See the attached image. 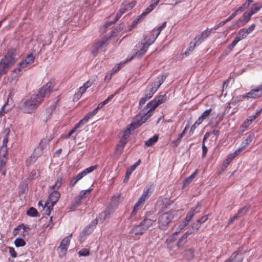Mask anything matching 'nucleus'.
Instances as JSON below:
<instances>
[{"label": "nucleus", "mask_w": 262, "mask_h": 262, "mask_svg": "<svg viewBox=\"0 0 262 262\" xmlns=\"http://www.w3.org/2000/svg\"><path fill=\"white\" fill-rule=\"evenodd\" d=\"M167 99L166 94L159 95L156 96L153 100L148 103L146 106L147 110L141 111L134 118L133 121L129 124L126 129L132 132L143 123L152 115V111L155 110L159 105L164 103Z\"/></svg>", "instance_id": "obj_1"}, {"label": "nucleus", "mask_w": 262, "mask_h": 262, "mask_svg": "<svg viewBox=\"0 0 262 262\" xmlns=\"http://www.w3.org/2000/svg\"><path fill=\"white\" fill-rule=\"evenodd\" d=\"M51 84L43 85L36 93L32 94L27 99L19 106L25 113L30 114L34 112L43 100L51 92Z\"/></svg>", "instance_id": "obj_2"}, {"label": "nucleus", "mask_w": 262, "mask_h": 262, "mask_svg": "<svg viewBox=\"0 0 262 262\" xmlns=\"http://www.w3.org/2000/svg\"><path fill=\"white\" fill-rule=\"evenodd\" d=\"M210 30H205L202 31L200 34L196 35L194 38V42H190L188 49L185 51V55L188 56L195 48L196 46L200 45L208 36L210 35Z\"/></svg>", "instance_id": "obj_3"}, {"label": "nucleus", "mask_w": 262, "mask_h": 262, "mask_svg": "<svg viewBox=\"0 0 262 262\" xmlns=\"http://www.w3.org/2000/svg\"><path fill=\"white\" fill-rule=\"evenodd\" d=\"M166 78V75H161L158 76L155 81L150 84L145 91V94H146L151 98L154 94L157 92L159 88L164 82Z\"/></svg>", "instance_id": "obj_4"}, {"label": "nucleus", "mask_w": 262, "mask_h": 262, "mask_svg": "<svg viewBox=\"0 0 262 262\" xmlns=\"http://www.w3.org/2000/svg\"><path fill=\"white\" fill-rule=\"evenodd\" d=\"M174 217L172 212H161L158 217V224L160 229L165 230L168 227L169 223Z\"/></svg>", "instance_id": "obj_5"}, {"label": "nucleus", "mask_w": 262, "mask_h": 262, "mask_svg": "<svg viewBox=\"0 0 262 262\" xmlns=\"http://www.w3.org/2000/svg\"><path fill=\"white\" fill-rule=\"evenodd\" d=\"M111 33H112L111 35L108 36H104L102 37L96 43L94 49L92 51V53L94 56H96L99 50L105 48L108 45L111 37L113 36V34L115 33V32L113 31H112Z\"/></svg>", "instance_id": "obj_6"}, {"label": "nucleus", "mask_w": 262, "mask_h": 262, "mask_svg": "<svg viewBox=\"0 0 262 262\" xmlns=\"http://www.w3.org/2000/svg\"><path fill=\"white\" fill-rule=\"evenodd\" d=\"M98 167L97 165H95L85 168L83 171L79 173L75 177L73 178L70 182V186L73 187L78 181L82 179L89 173L92 172Z\"/></svg>", "instance_id": "obj_7"}, {"label": "nucleus", "mask_w": 262, "mask_h": 262, "mask_svg": "<svg viewBox=\"0 0 262 262\" xmlns=\"http://www.w3.org/2000/svg\"><path fill=\"white\" fill-rule=\"evenodd\" d=\"M98 221L96 219L95 220L93 221L80 232L78 237L79 241L80 242H83L85 239L86 237L93 231Z\"/></svg>", "instance_id": "obj_8"}, {"label": "nucleus", "mask_w": 262, "mask_h": 262, "mask_svg": "<svg viewBox=\"0 0 262 262\" xmlns=\"http://www.w3.org/2000/svg\"><path fill=\"white\" fill-rule=\"evenodd\" d=\"M34 59L35 56L33 54L28 55L26 58L18 64L15 71L17 69L19 71H21L23 70H26L27 69L30 68L34 62Z\"/></svg>", "instance_id": "obj_9"}, {"label": "nucleus", "mask_w": 262, "mask_h": 262, "mask_svg": "<svg viewBox=\"0 0 262 262\" xmlns=\"http://www.w3.org/2000/svg\"><path fill=\"white\" fill-rule=\"evenodd\" d=\"M148 45H146L143 41L139 42L133 49V54L134 56L138 58L141 57L147 51Z\"/></svg>", "instance_id": "obj_10"}, {"label": "nucleus", "mask_w": 262, "mask_h": 262, "mask_svg": "<svg viewBox=\"0 0 262 262\" xmlns=\"http://www.w3.org/2000/svg\"><path fill=\"white\" fill-rule=\"evenodd\" d=\"M131 133L129 129H125L123 132V134L121 137V138L117 145V148L116 149L115 152L117 154H119L122 151L124 145L127 142V139L129 137V135L131 134Z\"/></svg>", "instance_id": "obj_11"}, {"label": "nucleus", "mask_w": 262, "mask_h": 262, "mask_svg": "<svg viewBox=\"0 0 262 262\" xmlns=\"http://www.w3.org/2000/svg\"><path fill=\"white\" fill-rule=\"evenodd\" d=\"M262 84L258 85L256 88L252 89L249 92L240 96L243 99H256L259 97L261 95Z\"/></svg>", "instance_id": "obj_12"}, {"label": "nucleus", "mask_w": 262, "mask_h": 262, "mask_svg": "<svg viewBox=\"0 0 262 262\" xmlns=\"http://www.w3.org/2000/svg\"><path fill=\"white\" fill-rule=\"evenodd\" d=\"M72 234L64 237L61 242L58 249L60 250V253L62 255H65L67 253L69 245L70 243L71 239L72 238Z\"/></svg>", "instance_id": "obj_13"}, {"label": "nucleus", "mask_w": 262, "mask_h": 262, "mask_svg": "<svg viewBox=\"0 0 262 262\" xmlns=\"http://www.w3.org/2000/svg\"><path fill=\"white\" fill-rule=\"evenodd\" d=\"M254 137V135L253 133H251L249 134L246 138L244 140V141L242 143V147L238 148L234 151V154L235 155H238L241 151H242L245 147L248 146L253 140Z\"/></svg>", "instance_id": "obj_14"}, {"label": "nucleus", "mask_w": 262, "mask_h": 262, "mask_svg": "<svg viewBox=\"0 0 262 262\" xmlns=\"http://www.w3.org/2000/svg\"><path fill=\"white\" fill-rule=\"evenodd\" d=\"M141 163V160L139 159L134 164L132 165L128 169L126 172L125 177L124 179V182H127L131 175L132 173L136 169V168Z\"/></svg>", "instance_id": "obj_15"}, {"label": "nucleus", "mask_w": 262, "mask_h": 262, "mask_svg": "<svg viewBox=\"0 0 262 262\" xmlns=\"http://www.w3.org/2000/svg\"><path fill=\"white\" fill-rule=\"evenodd\" d=\"M145 230L143 227V226L141 225L140 223L138 225L134 226V227L132 230V231L130 232V233L133 235H137L140 236L143 234L145 232Z\"/></svg>", "instance_id": "obj_16"}, {"label": "nucleus", "mask_w": 262, "mask_h": 262, "mask_svg": "<svg viewBox=\"0 0 262 262\" xmlns=\"http://www.w3.org/2000/svg\"><path fill=\"white\" fill-rule=\"evenodd\" d=\"M151 193V191L150 190V187L146 186L143 191V194L140 197L138 202L143 204L145 202V201L150 196Z\"/></svg>", "instance_id": "obj_17"}, {"label": "nucleus", "mask_w": 262, "mask_h": 262, "mask_svg": "<svg viewBox=\"0 0 262 262\" xmlns=\"http://www.w3.org/2000/svg\"><path fill=\"white\" fill-rule=\"evenodd\" d=\"M253 13L249 11L245 12L243 14V19H239L238 20V21L237 22V23L238 24L237 26L239 27L240 26H244L245 24L248 23L250 20L251 17Z\"/></svg>", "instance_id": "obj_18"}, {"label": "nucleus", "mask_w": 262, "mask_h": 262, "mask_svg": "<svg viewBox=\"0 0 262 262\" xmlns=\"http://www.w3.org/2000/svg\"><path fill=\"white\" fill-rule=\"evenodd\" d=\"M89 116L86 115L83 119H82L79 122H78L75 127L69 132L68 136L70 137L74 133L76 130L85 124L89 120Z\"/></svg>", "instance_id": "obj_19"}, {"label": "nucleus", "mask_w": 262, "mask_h": 262, "mask_svg": "<svg viewBox=\"0 0 262 262\" xmlns=\"http://www.w3.org/2000/svg\"><path fill=\"white\" fill-rule=\"evenodd\" d=\"M60 196L58 191H50V194L48 201L52 204H55Z\"/></svg>", "instance_id": "obj_20"}, {"label": "nucleus", "mask_w": 262, "mask_h": 262, "mask_svg": "<svg viewBox=\"0 0 262 262\" xmlns=\"http://www.w3.org/2000/svg\"><path fill=\"white\" fill-rule=\"evenodd\" d=\"M156 221L148 219L146 217L142 222L140 223L144 228L145 231L148 230L155 223Z\"/></svg>", "instance_id": "obj_21"}, {"label": "nucleus", "mask_w": 262, "mask_h": 262, "mask_svg": "<svg viewBox=\"0 0 262 262\" xmlns=\"http://www.w3.org/2000/svg\"><path fill=\"white\" fill-rule=\"evenodd\" d=\"M7 161V158L5 154L3 157H0V172L3 176L5 175L6 172V164Z\"/></svg>", "instance_id": "obj_22"}, {"label": "nucleus", "mask_w": 262, "mask_h": 262, "mask_svg": "<svg viewBox=\"0 0 262 262\" xmlns=\"http://www.w3.org/2000/svg\"><path fill=\"white\" fill-rule=\"evenodd\" d=\"M160 0H151V3L148 7H147L145 11L142 13V15H146L154 10L157 6Z\"/></svg>", "instance_id": "obj_23"}, {"label": "nucleus", "mask_w": 262, "mask_h": 262, "mask_svg": "<svg viewBox=\"0 0 262 262\" xmlns=\"http://www.w3.org/2000/svg\"><path fill=\"white\" fill-rule=\"evenodd\" d=\"M197 170H195L189 177L185 179L183 182V189L187 187L196 176Z\"/></svg>", "instance_id": "obj_24"}, {"label": "nucleus", "mask_w": 262, "mask_h": 262, "mask_svg": "<svg viewBox=\"0 0 262 262\" xmlns=\"http://www.w3.org/2000/svg\"><path fill=\"white\" fill-rule=\"evenodd\" d=\"M61 185H62V178H61V177H58L57 178L55 184L49 187L50 192L53 191H58V189L61 186Z\"/></svg>", "instance_id": "obj_25"}, {"label": "nucleus", "mask_w": 262, "mask_h": 262, "mask_svg": "<svg viewBox=\"0 0 262 262\" xmlns=\"http://www.w3.org/2000/svg\"><path fill=\"white\" fill-rule=\"evenodd\" d=\"M253 2V0H247L241 7L237 9L235 11L237 13H239L247 9L250 5Z\"/></svg>", "instance_id": "obj_26"}, {"label": "nucleus", "mask_w": 262, "mask_h": 262, "mask_svg": "<svg viewBox=\"0 0 262 262\" xmlns=\"http://www.w3.org/2000/svg\"><path fill=\"white\" fill-rule=\"evenodd\" d=\"M82 200L77 195L71 203V211H74L81 203Z\"/></svg>", "instance_id": "obj_27"}, {"label": "nucleus", "mask_w": 262, "mask_h": 262, "mask_svg": "<svg viewBox=\"0 0 262 262\" xmlns=\"http://www.w3.org/2000/svg\"><path fill=\"white\" fill-rule=\"evenodd\" d=\"M54 205L55 204H52V203H50L49 201H47L43 207L45 212L47 215H49L50 214Z\"/></svg>", "instance_id": "obj_28"}, {"label": "nucleus", "mask_w": 262, "mask_h": 262, "mask_svg": "<svg viewBox=\"0 0 262 262\" xmlns=\"http://www.w3.org/2000/svg\"><path fill=\"white\" fill-rule=\"evenodd\" d=\"M262 8V5L259 3H256L253 4L249 10L251 12L253 13V15L258 11H259Z\"/></svg>", "instance_id": "obj_29"}, {"label": "nucleus", "mask_w": 262, "mask_h": 262, "mask_svg": "<svg viewBox=\"0 0 262 262\" xmlns=\"http://www.w3.org/2000/svg\"><path fill=\"white\" fill-rule=\"evenodd\" d=\"M92 191V189L91 188H89L86 190H81L78 196L81 199H84L86 198L91 193Z\"/></svg>", "instance_id": "obj_30"}, {"label": "nucleus", "mask_w": 262, "mask_h": 262, "mask_svg": "<svg viewBox=\"0 0 262 262\" xmlns=\"http://www.w3.org/2000/svg\"><path fill=\"white\" fill-rule=\"evenodd\" d=\"M158 136L157 135H154L151 138H149L148 140L146 141L145 144L148 147H150L153 145L155 143L158 141Z\"/></svg>", "instance_id": "obj_31"}, {"label": "nucleus", "mask_w": 262, "mask_h": 262, "mask_svg": "<svg viewBox=\"0 0 262 262\" xmlns=\"http://www.w3.org/2000/svg\"><path fill=\"white\" fill-rule=\"evenodd\" d=\"M112 212L113 209L112 208V207L108 206L105 208V211L100 214V216H103V219L105 220L110 217Z\"/></svg>", "instance_id": "obj_32"}, {"label": "nucleus", "mask_w": 262, "mask_h": 262, "mask_svg": "<svg viewBox=\"0 0 262 262\" xmlns=\"http://www.w3.org/2000/svg\"><path fill=\"white\" fill-rule=\"evenodd\" d=\"M248 35V34L247 31H246V29L243 28L238 31L235 37L238 38L240 41L241 40L246 38Z\"/></svg>", "instance_id": "obj_33"}, {"label": "nucleus", "mask_w": 262, "mask_h": 262, "mask_svg": "<svg viewBox=\"0 0 262 262\" xmlns=\"http://www.w3.org/2000/svg\"><path fill=\"white\" fill-rule=\"evenodd\" d=\"M209 134L208 133H206L204 135L202 142V156L203 157H205L208 151L207 147L205 145V141L208 138Z\"/></svg>", "instance_id": "obj_34"}, {"label": "nucleus", "mask_w": 262, "mask_h": 262, "mask_svg": "<svg viewBox=\"0 0 262 262\" xmlns=\"http://www.w3.org/2000/svg\"><path fill=\"white\" fill-rule=\"evenodd\" d=\"M158 37L157 35H156L155 34H151L148 39L146 40L143 41L146 45H148V47H149V46H150L151 44H152L157 38Z\"/></svg>", "instance_id": "obj_35"}, {"label": "nucleus", "mask_w": 262, "mask_h": 262, "mask_svg": "<svg viewBox=\"0 0 262 262\" xmlns=\"http://www.w3.org/2000/svg\"><path fill=\"white\" fill-rule=\"evenodd\" d=\"M249 206H247V205L243 207L240 208L238 210L236 214L237 215V216L239 217H240L242 216H244L247 213V212H248V211L249 210Z\"/></svg>", "instance_id": "obj_36"}, {"label": "nucleus", "mask_w": 262, "mask_h": 262, "mask_svg": "<svg viewBox=\"0 0 262 262\" xmlns=\"http://www.w3.org/2000/svg\"><path fill=\"white\" fill-rule=\"evenodd\" d=\"M194 210H190L187 213V214L185 219V222L184 223V226L187 225V224L189 222V221L192 219V218L194 216Z\"/></svg>", "instance_id": "obj_37"}, {"label": "nucleus", "mask_w": 262, "mask_h": 262, "mask_svg": "<svg viewBox=\"0 0 262 262\" xmlns=\"http://www.w3.org/2000/svg\"><path fill=\"white\" fill-rule=\"evenodd\" d=\"M212 108H210L204 111L202 114V115L198 118V119H199V121H201L202 122H203L205 119H206L210 114Z\"/></svg>", "instance_id": "obj_38"}, {"label": "nucleus", "mask_w": 262, "mask_h": 262, "mask_svg": "<svg viewBox=\"0 0 262 262\" xmlns=\"http://www.w3.org/2000/svg\"><path fill=\"white\" fill-rule=\"evenodd\" d=\"M184 256L188 260H191L194 256L193 250L190 249L185 252Z\"/></svg>", "instance_id": "obj_39"}, {"label": "nucleus", "mask_w": 262, "mask_h": 262, "mask_svg": "<svg viewBox=\"0 0 262 262\" xmlns=\"http://www.w3.org/2000/svg\"><path fill=\"white\" fill-rule=\"evenodd\" d=\"M14 244L16 247H23L26 245V242L23 238H17L14 241Z\"/></svg>", "instance_id": "obj_40"}, {"label": "nucleus", "mask_w": 262, "mask_h": 262, "mask_svg": "<svg viewBox=\"0 0 262 262\" xmlns=\"http://www.w3.org/2000/svg\"><path fill=\"white\" fill-rule=\"evenodd\" d=\"M27 214L28 216L32 217H36L37 216L38 212L36 209L33 207H31L27 212Z\"/></svg>", "instance_id": "obj_41"}, {"label": "nucleus", "mask_w": 262, "mask_h": 262, "mask_svg": "<svg viewBox=\"0 0 262 262\" xmlns=\"http://www.w3.org/2000/svg\"><path fill=\"white\" fill-rule=\"evenodd\" d=\"M143 205V204L140 203V202H137L134 207L133 210L132 212V215L135 214L137 213V212L141 208Z\"/></svg>", "instance_id": "obj_42"}, {"label": "nucleus", "mask_w": 262, "mask_h": 262, "mask_svg": "<svg viewBox=\"0 0 262 262\" xmlns=\"http://www.w3.org/2000/svg\"><path fill=\"white\" fill-rule=\"evenodd\" d=\"M256 118L254 116V115H251L248 117V119L244 122V125L247 127V126H249L253 121H254Z\"/></svg>", "instance_id": "obj_43"}, {"label": "nucleus", "mask_w": 262, "mask_h": 262, "mask_svg": "<svg viewBox=\"0 0 262 262\" xmlns=\"http://www.w3.org/2000/svg\"><path fill=\"white\" fill-rule=\"evenodd\" d=\"M194 232V229H190L181 237V243L183 240L186 239L187 236Z\"/></svg>", "instance_id": "obj_44"}, {"label": "nucleus", "mask_w": 262, "mask_h": 262, "mask_svg": "<svg viewBox=\"0 0 262 262\" xmlns=\"http://www.w3.org/2000/svg\"><path fill=\"white\" fill-rule=\"evenodd\" d=\"M78 254L79 256H86L89 255L90 251L86 249H82L79 251Z\"/></svg>", "instance_id": "obj_45"}, {"label": "nucleus", "mask_w": 262, "mask_h": 262, "mask_svg": "<svg viewBox=\"0 0 262 262\" xmlns=\"http://www.w3.org/2000/svg\"><path fill=\"white\" fill-rule=\"evenodd\" d=\"M239 39L235 37L232 43L228 46V49L231 51L239 41Z\"/></svg>", "instance_id": "obj_46"}, {"label": "nucleus", "mask_w": 262, "mask_h": 262, "mask_svg": "<svg viewBox=\"0 0 262 262\" xmlns=\"http://www.w3.org/2000/svg\"><path fill=\"white\" fill-rule=\"evenodd\" d=\"M150 98L146 94H144L139 101V106L144 104Z\"/></svg>", "instance_id": "obj_47"}, {"label": "nucleus", "mask_w": 262, "mask_h": 262, "mask_svg": "<svg viewBox=\"0 0 262 262\" xmlns=\"http://www.w3.org/2000/svg\"><path fill=\"white\" fill-rule=\"evenodd\" d=\"M136 5V2L135 1H133L127 5H125L124 7L128 10H131L133 8H134Z\"/></svg>", "instance_id": "obj_48"}, {"label": "nucleus", "mask_w": 262, "mask_h": 262, "mask_svg": "<svg viewBox=\"0 0 262 262\" xmlns=\"http://www.w3.org/2000/svg\"><path fill=\"white\" fill-rule=\"evenodd\" d=\"M9 252L13 258H16L17 257V253L13 247H9Z\"/></svg>", "instance_id": "obj_49"}, {"label": "nucleus", "mask_w": 262, "mask_h": 262, "mask_svg": "<svg viewBox=\"0 0 262 262\" xmlns=\"http://www.w3.org/2000/svg\"><path fill=\"white\" fill-rule=\"evenodd\" d=\"M23 229L24 231L26 230V226L25 225H24V224H21L20 225H19L18 226H17L14 230V233L15 234H16L18 232L17 231L18 230H20V229Z\"/></svg>", "instance_id": "obj_50"}, {"label": "nucleus", "mask_w": 262, "mask_h": 262, "mask_svg": "<svg viewBox=\"0 0 262 262\" xmlns=\"http://www.w3.org/2000/svg\"><path fill=\"white\" fill-rule=\"evenodd\" d=\"M238 13L235 11L234 12H233L231 15L228 17L226 20H224L225 23L231 20L232 18H233Z\"/></svg>", "instance_id": "obj_51"}, {"label": "nucleus", "mask_w": 262, "mask_h": 262, "mask_svg": "<svg viewBox=\"0 0 262 262\" xmlns=\"http://www.w3.org/2000/svg\"><path fill=\"white\" fill-rule=\"evenodd\" d=\"M201 225V224L199 222H198V221H196V222L193 224L192 226V229H194V231L195 230H198L200 228Z\"/></svg>", "instance_id": "obj_52"}, {"label": "nucleus", "mask_w": 262, "mask_h": 262, "mask_svg": "<svg viewBox=\"0 0 262 262\" xmlns=\"http://www.w3.org/2000/svg\"><path fill=\"white\" fill-rule=\"evenodd\" d=\"M98 109L96 107L95 109L93 110L92 112H90L88 115L87 116H89V118H90L93 116L95 115L98 112Z\"/></svg>", "instance_id": "obj_53"}, {"label": "nucleus", "mask_w": 262, "mask_h": 262, "mask_svg": "<svg viewBox=\"0 0 262 262\" xmlns=\"http://www.w3.org/2000/svg\"><path fill=\"white\" fill-rule=\"evenodd\" d=\"M208 215H204L203 216H202L201 219H200L199 220H197L198 221V222H199L201 224H202V223L205 222L207 220H208Z\"/></svg>", "instance_id": "obj_54"}, {"label": "nucleus", "mask_w": 262, "mask_h": 262, "mask_svg": "<svg viewBox=\"0 0 262 262\" xmlns=\"http://www.w3.org/2000/svg\"><path fill=\"white\" fill-rule=\"evenodd\" d=\"M255 27V25L254 24H252L247 29H246L248 34L254 30Z\"/></svg>", "instance_id": "obj_55"}, {"label": "nucleus", "mask_w": 262, "mask_h": 262, "mask_svg": "<svg viewBox=\"0 0 262 262\" xmlns=\"http://www.w3.org/2000/svg\"><path fill=\"white\" fill-rule=\"evenodd\" d=\"M81 96H82V94H81L79 92H78L77 93H75V95H74L73 100L77 101L78 100H79Z\"/></svg>", "instance_id": "obj_56"}, {"label": "nucleus", "mask_w": 262, "mask_h": 262, "mask_svg": "<svg viewBox=\"0 0 262 262\" xmlns=\"http://www.w3.org/2000/svg\"><path fill=\"white\" fill-rule=\"evenodd\" d=\"M226 23H225V21L224 20L220 22L219 24L214 26L213 28H212V29L215 30L217 29L219 27L223 26Z\"/></svg>", "instance_id": "obj_57"}, {"label": "nucleus", "mask_w": 262, "mask_h": 262, "mask_svg": "<svg viewBox=\"0 0 262 262\" xmlns=\"http://www.w3.org/2000/svg\"><path fill=\"white\" fill-rule=\"evenodd\" d=\"M202 122L201 121H199V119H198L195 122V123L192 125L191 127V129H195Z\"/></svg>", "instance_id": "obj_58"}, {"label": "nucleus", "mask_w": 262, "mask_h": 262, "mask_svg": "<svg viewBox=\"0 0 262 262\" xmlns=\"http://www.w3.org/2000/svg\"><path fill=\"white\" fill-rule=\"evenodd\" d=\"M118 94V92H116L115 94H112L111 95H110L107 99H106L105 100V101L107 102V103H108L109 102H110L112 99L114 97V96L117 94Z\"/></svg>", "instance_id": "obj_59"}, {"label": "nucleus", "mask_w": 262, "mask_h": 262, "mask_svg": "<svg viewBox=\"0 0 262 262\" xmlns=\"http://www.w3.org/2000/svg\"><path fill=\"white\" fill-rule=\"evenodd\" d=\"M239 217L237 216V215L236 214L234 215L233 217H231L228 223V224H232L235 220L237 219Z\"/></svg>", "instance_id": "obj_60"}, {"label": "nucleus", "mask_w": 262, "mask_h": 262, "mask_svg": "<svg viewBox=\"0 0 262 262\" xmlns=\"http://www.w3.org/2000/svg\"><path fill=\"white\" fill-rule=\"evenodd\" d=\"M92 82L88 81H86L83 86L87 89L88 88H90L92 85Z\"/></svg>", "instance_id": "obj_61"}, {"label": "nucleus", "mask_w": 262, "mask_h": 262, "mask_svg": "<svg viewBox=\"0 0 262 262\" xmlns=\"http://www.w3.org/2000/svg\"><path fill=\"white\" fill-rule=\"evenodd\" d=\"M92 82L88 81H86L83 86L87 89L88 88H90L92 85Z\"/></svg>", "instance_id": "obj_62"}, {"label": "nucleus", "mask_w": 262, "mask_h": 262, "mask_svg": "<svg viewBox=\"0 0 262 262\" xmlns=\"http://www.w3.org/2000/svg\"><path fill=\"white\" fill-rule=\"evenodd\" d=\"M107 104V102H106L105 100H104L103 101H102V102H100V103L98 104V106L97 107V109H98V110H99V109H100V108H102V107H103V106H104L105 104Z\"/></svg>", "instance_id": "obj_63"}, {"label": "nucleus", "mask_w": 262, "mask_h": 262, "mask_svg": "<svg viewBox=\"0 0 262 262\" xmlns=\"http://www.w3.org/2000/svg\"><path fill=\"white\" fill-rule=\"evenodd\" d=\"M86 88H85L83 86H82L79 88L78 92L82 95L86 91Z\"/></svg>", "instance_id": "obj_64"}]
</instances>
